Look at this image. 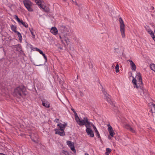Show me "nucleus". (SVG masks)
<instances>
[{"label": "nucleus", "mask_w": 155, "mask_h": 155, "mask_svg": "<svg viewBox=\"0 0 155 155\" xmlns=\"http://www.w3.org/2000/svg\"><path fill=\"white\" fill-rule=\"evenodd\" d=\"M132 82L134 85V87L136 88L140 91L141 95L143 94V83L140 73H138L137 74L136 78L133 77Z\"/></svg>", "instance_id": "obj_1"}, {"label": "nucleus", "mask_w": 155, "mask_h": 155, "mask_svg": "<svg viewBox=\"0 0 155 155\" xmlns=\"http://www.w3.org/2000/svg\"><path fill=\"white\" fill-rule=\"evenodd\" d=\"M78 124L80 126H83L84 125L87 128L86 129V132L88 135L91 137H93L94 136V133L91 127V123L90 122L86 117H84L83 119V121L81 122H79Z\"/></svg>", "instance_id": "obj_2"}, {"label": "nucleus", "mask_w": 155, "mask_h": 155, "mask_svg": "<svg viewBox=\"0 0 155 155\" xmlns=\"http://www.w3.org/2000/svg\"><path fill=\"white\" fill-rule=\"evenodd\" d=\"M68 33H64V34H59L60 39L61 43L64 44L66 43L67 45L70 44V41L68 37Z\"/></svg>", "instance_id": "obj_3"}, {"label": "nucleus", "mask_w": 155, "mask_h": 155, "mask_svg": "<svg viewBox=\"0 0 155 155\" xmlns=\"http://www.w3.org/2000/svg\"><path fill=\"white\" fill-rule=\"evenodd\" d=\"M24 89V88L22 86L16 87L14 90L13 93V95L17 97H20L21 96Z\"/></svg>", "instance_id": "obj_4"}, {"label": "nucleus", "mask_w": 155, "mask_h": 155, "mask_svg": "<svg viewBox=\"0 0 155 155\" xmlns=\"http://www.w3.org/2000/svg\"><path fill=\"white\" fill-rule=\"evenodd\" d=\"M119 21L120 23V30L121 36L123 38H124L125 37V25L124 24L123 20L121 18H119Z\"/></svg>", "instance_id": "obj_5"}, {"label": "nucleus", "mask_w": 155, "mask_h": 155, "mask_svg": "<svg viewBox=\"0 0 155 155\" xmlns=\"http://www.w3.org/2000/svg\"><path fill=\"white\" fill-rule=\"evenodd\" d=\"M14 18L16 19L20 25H22L25 28L28 27V25L27 23L24 22L22 20H20L17 15H15Z\"/></svg>", "instance_id": "obj_6"}, {"label": "nucleus", "mask_w": 155, "mask_h": 155, "mask_svg": "<svg viewBox=\"0 0 155 155\" xmlns=\"http://www.w3.org/2000/svg\"><path fill=\"white\" fill-rule=\"evenodd\" d=\"M24 4L29 11L32 12L33 11L31 7V2L29 1H25L24 2Z\"/></svg>", "instance_id": "obj_7"}, {"label": "nucleus", "mask_w": 155, "mask_h": 155, "mask_svg": "<svg viewBox=\"0 0 155 155\" xmlns=\"http://www.w3.org/2000/svg\"><path fill=\"white\" fill-rule=\"evenodd\" d=\"M67 143L69 147L71 148V150L74 152L75 153L76 150L75 149L74 143L70 141H67Z\"/></svg>", "instance_id": "obj_8"}, {"label": "nucleus", "mask_w": 155, "mask_h": 155, "mask_svg": "<svg viewBox=\"0 0 155 155\" xmlns=\"http://www.w3.org/2000/svg\"><path fill=\"white\" fill-rule=\"evenodd\" d=\"M107 126L108 127V130L109 133L110 135L112 137H113L115 134V133L113 130L112 127L110 124H108Z\"/></svg>", "instance_id": "obj_9"}, {"label": "nucleus", "mask_w": 155, "mask_h": 155, "mask_svg": "<svg viewBox=\"0 0 155 155\" xmlns=\"http://www.w3.org/2000/svg\"><path fill=\"white\" fill-rule=\"evenodd\" d=\"M55 131L56 134H58L61 136H64L65 134L64 131L63 130L57 129L55 130Z\"/></svg>", "instance_id": "obj_10"}, {"label": "nucleus", "mask_w": 155, "mask_h": 155, "mask_svg": "<svg viewBox=\"0 0 155 155\" xmlns=\"http://www.w3.org/2000/svg\"><path fill=\"white\" fill-rule=\"evenodd\" d=\"M61 34H64V33H67L69 32V28L66 26H61Z\"/></svg>", "instance_id": "obj_11"}, {"label": "nucleus", "mask_w": 155, "mask_h": 155, "mask_svg": "<svg viewBox=\"0 0 155 155\" xmlns=\"http://www.w3.org/2000/svg\"><path fill=\"white\" fill-rule=\"evenodd\" d=\"M71 110L73 111V112L74 113L75 115V119L77 122L78 124H79V122H81L82 121H83V119L81 120L80 119L79 117H78L77 113L73 109H71Z\"/></svg>", "instance_id": "obj_12"}, {"label": "nucleus", "mask_w": 155, "mask_h": 155, "mask_svg": "<svg viewBox=\"0 0 155 155\" xmlns=\"http://www.w3.org/2000/svg\"><path fill=\"white\" fill-rule=\"evenodd\" d=\"M50 31L52 34L55 35H56L58 32V30L56 27H52Z\"/></svg>", "instance_id": "obj_13"}, {"label": "nucleus", "mask_w": 155, "mask_h": 155, "mask_svg": "<svg viewBox=\"0 0 155 155\" xmlns=\"http://www.w3.org/2000/svg\"><path fill=\"white\" fill-rule=\"evenodd\" d=\"M128 61L130 62V64L131 67V69L132 70L135 71L136 68V67L135 64L131 60H128Z\"/></svg>", "instance_id": "obj_14"}, {"label": "nucleus", "mask_w": 155, "mask_h": 155, "mask_svg": "<svg viewBox=\"0 0 155 155\" xmlns=\"http://www.w3.org/2000/svg\"><path fill=\"white\" fill-rule=\"evenodd\" d=\"M125 127L127 129L129 130L132 133H136V130L134 129L132 127H131L129 125H128V124H126L125 125Z\"/></svg>", "instance_id": "obj_15"}, {"label": "nucleus", "mask_w": 155, "mask_h": 155, "mask_svg": "<svg viewBox=\"0 0 155 155\" xmlns=\"http://www.w3.org/2000/svg\"><path fill=\"white\" fill-rule=\"evenodd\" d=\"M42 105L47 108L50 107V103L47 101H42Z\"/></svg>", "instance_id": "obj_16"}, {"label": "nucleus", "mask_w": 155, "mask_h": 155, "mask_svg": "<svg viewBox=\"0 0 155 155\" xmlns=\"http://www.w3.org/2000/svg\"><path fill=\"white\" fill-rule=\"evenodd\" d=\"M58 126H59L60 128L59 129L63 130H64L65 127L67 125V124H62L61 123L57 125Z\"/></svg>", "instance_id": "obj_17"}, {"label": "nucleus", "mask_w": 155, "mask_h": 155, "mask_svg": "<svg viewBox=\"0 0 155 155\" xmlns=\"http://www.w3.org/2000/svg\"><path fill=\"white\" fill-rule=\"evenodd\" d=\"M31 138L32 141L35 143H37L38 142V140L37 139V135L35 134V136L34 137V134L32 135L31 136Z\"/></svg>", "instance_id": "obj_18"}, {"label": "nucleus", "mask_w": 155, "mask_h": 155, "mask_svg": "<svg viewBox=\"0 0 155 155\" xmlns=\"http://www.w3.org/2000/svg\"><path fill=\"white\" fill-rule=\"evenodd\" d=\"M147 31L149 33L151 37L152 38L155 37V36L154 33L152 31L150 28H147L146 29Z\"/></svg>", "instance_id": "obj_19"}, {"label": "nucleus", "mask_w": 155, "mask_h": 155, "mask_svg": "<svg viewBox=\"0 0 155 155\" xmlns=\"http://www.w3.org/2000/svg\"><path fill=\"white\" fill-rule=\"evenodd\" d=\"M110 104L112 106V108L114 110H116L117 109V107L116 106L115 102L113 101H111V102H110Z\"/></svg>", "instance_id": "obj_20"}, {"label": "nucleus", "mask_w": 155, "mask_h": 155, "mask_svg": "<svg viewBox=\"0 0 155 155\" xmlns=\"http://www.w3.org/2000/svg\"><path fill=\"white\" fill-rule=\"evenodd\" d=\"M40 7L42 8L46 12H48L49 11V9L48 7L44 6L43 5H41Z\"/></svg>", "instance_id": "obj_21"}, {"label": "nucleus", "mask_w": 155, "mask_h": 155, "mask_svg": "<svg viewBox=\"0 0 155 155\" xmlns=\"http://www.w3.org/2000/svg\"><path fill=\"white\" fill-rule=\"evenodd\" d=\"M151 110L152 113H155V104L152 103L151 106Z\"/></svg>", "instance_id": "obj_22"}, {"label": "nucleus", "mask_w": 155, "mask_h": 155, "mask_svg": "<svg viewBox=\"0 0 155 155\" xmlns=\"http://www.w3.org/2000/svg\"><path fill=\"white\" fill-rule=\"evenodd\" d=\"M11 28L12 30L13 31H14V32H15V33H16L17 32H18V31H16V27L15 26L13 25H12L11 26Z\"/></svg>", "instance_id": "obj_23"}, {"label": "nucleus", "mask_w": 155, "mask_h": 155, "mask_svg": "<svg viewBox=\"0 0 155 155\" xmlns=\"http://www.w3.org/2000/svg\"><path fill=\"white\" fill-rule=\"evenodd\" d=\"M16 33H17V35L19 39L20 40V42H21V40H22V36L21 35V34L18 31Z\"/></svg>", "instance_id": "obj_24"}, {"label": "nucleus", "mask_w": 155, "mask_h": 155, "mask_svg": "<svg viewBox=\"0 0 155 155\" xmlns=\"http://www.w3.org/2000/svg\"><path fill=\"white\" fill-rule=\"evenodd\" d=\"M104 97L107 101L109 103L110 102H111L112 101L110 99V96L109 95H107L105 96H104Z\"/></svg>", "instance_id": "obj_25"}, {"label": "nucleus", "mask_w": 155, "mask_h": 155, "mask_svg": "<svg viewBox=\"0 0 155 155\" xmlns=\"http://www.w3.org/2000/svg\"><path fill=\"white\" fill-rule=\"evenodd\" d=\"M150 68L152 70L155 72V64H150Z\"/></svg>", "instance_id": "obj_26"}, {"label": "nucleus", "mask_w": 155, "mask_h": 155, "mask_svg": "<svg viewBox=\"0 0 155 155\" xmlns=\"http://www.w3.org/2000/svg\"><path fill=\"white\" fill-rule=\"evenodd\" d=\"M34 50H35L37 51H38L42 55L44 54L43 53V51H41V50H40V49L37 48H34Z\"/></svg>", "instance_id": "obj_27"}, {"label": "nucleus", "mask_w": 155, "mask_h": 155, "mask_svg": "<svg viewBox=\"0 0 155 155\" xmlns=\"http://www.w3.org/2000/svg\"><path fill=\"white\" fill-rule=\"evenodd\" d=\"M35 2L40 7L41 5H42L41 0H35Z\"/></svg>", "instance_id": "obj_28"}, {"label": "nucleus", "mask_w": 155, "mask_h": 155, "mask_svg": "<svg viewBox=\"0 0 155 155\" xmlns=\"http://www.w3.org/2000/svg\"><path fill=\"white\" fill-rule=\"evenodd\" d=\"M29 30L31 32V34L32 35V37L33 38H35V35L33 32V29H29Z\"/></svg>", "instance_id": "obj_29"}, {"label": "nucleus", "mask_w": 155, "mask_h": 155, "mask_svg": "<svg viewBox=\"0 0 155 155\" xmlns=\"http://www.w3.org/2000/svg\"><path fill=\"white\" fill-rule=\"evenodd\" d=\"M116 72H119V65L117 64L115 67Z\"/></svg>", "instance_id": "obj_30"}, {"label": "nucleus", "mask_w": 155, "mask_h": 155, "mask_svg": "<svg viewBox=\"0 0 155 155\" xmlns=\"http://www.w3.org/2000/svg\"><path fill=\"white\" fill-rule=\"evenodd\" d=\"M106 152L109 153L111 152V150L109 148H107L106 149Z\"/></svg>", "instance_id": "obj_31"}, {"label": "nucleus", "mask_w": 155, "mask_h": 155, "mask_svg": "<svg viewBox=\"0 0 155 155\" xmlns=\"http://www.w3.org/2000/svg\"><path fill=\"white\" fill-rule=\"evenodd\" d=\"M92 126L93 127V128H94V129L95 131V132L96 131H98L96 128V127L92 123H91V126Z\"/></svg>", "instance_id": "obj_32"}, {"label": "nucleus", "mask_w": 155, "mask_h": 155, "mask_svg": "<svg viewBox=\"0 0 155 155\" xmlns=\"http://www.w3.org/2000/svg\"><path fill=\"white\" fill-rule=\"evenodd\" d=\"M42 55H43L45 59V62H47V59L45 54H42Z\"/></svg>", "instance_id": "obj_33"}, {"label": "nucleus", "mask_w": 155, "mask_h": 155, "mask_svg": "<svg viewBox=\"0 0 155 155\" xmlns=\"http://www.w3.org/2000/svg\"><path fill=\"white\" fill-rule=\"evenodd\" d=\"M96 133V135H97V137L98 138H100L101 137L100 136L99 133L98 131L95 132Z\"/></svg>", "instance_id": "obj_34"}, {"label": "nucleus", "mask_w": 155, "mask_h": 155, "mask_svg": "<svg viewBox=\"0 0 155 155\" xmlns=\"http://www.w3.org/2000/svg\"><path fill=\"white\" fill-rule=\"evenodd\" d=\"M62 155H69V154L68 152L65 151L62 153Z\"/></svg>", "instance_id": "obj_35"}, {"label": "nucleus", "mask_w": 155, "mask_h": 155, "mask_svg": "<svg viewBox=\"0 0 155 155\" xmlns=\"http://www.w3.org/2000/svg\"><path fill=\"white\" fill-rule=\"evenodd\" d=\"M73 3L76 5H78V3L76 0H73Z\"/></svg>", "instance_id": "obj_36"}, {"label": "nucleus", "mask_w": 155, "mask_h": 155, "mask_svg": "<svg viewBox=\"0 0 155 155\" xmlns=\"http://www.w3.org/2000/svg\"><path fill=\"white\" fill-rule=\"evenodd\" d=\"M103 93H104V96H105L106 95H108V94H107V93L105 91H104L103 92Z\"/></svg>", "instance_id": "obj_37"}, {"label": "nucleus", "mask_w": 155, "mask_h": 155, "mask_svg": "<svg viewBox=\"0 0 155 155\" xmlns=\"http://www.w3.org/2000/svg\"><path fill=\"white\" fill-rule=\"evenodd\" d=\"M59 120L58 119H56L55 120V121L56 123H58L59 122Z\"/></svg>", "instance_id": "obj_38"}, {"label": "nucleus", "mask_w": 155, "mask_h": 155, "mask_svg": "<svg viewBox=\"0 0 155 155\" xmlns=\"http://www.w3.org/2000/svg\"><path fill=\"white\" fill-rule=\"evenodd\" d=\"M118 49H119L118 47H115L114 48V49L115 50H118Z\"/></svg>", "instance_id": "obj_39"}, {"label": "nucleus", "mask_w": 155, "mask_h": 155, "mask_svg": "<svg viewBox=\"0 0 155 155\" xmlns=\"http://www.w3.org/2000/svg\"><path fill=\"white\" fill-rule=\"evenodd\" d=\"M154 9V7H153V6L151 7V8H150V9H151V10H153V9Z\"/></svg>", "instance_id": "obj_40"}, {"label": "nucleus", "mask_w": 155, "mask_h": 155, "mask_svg": "<svg viewBox=\"0 0 155 155\" xmlns=\"http://www.w3.org/2000/svg\"><path fill=\"white\" fill-rule=\"evenodd\" d=\"M115 66V65L114 64H113V65H112V67L113 68H114V67Z\"/></svg>", "instance_id": "obj_41"}, {"label": "nucleus", "mask_w": 155, "mask_h": 155, "mask_svg": "<svg viewBox=\"0 0 155 155\" xmlns=\"http://www.w3.org/2000/svg\"><path fill=\"white\" fill-rule=\"evenodd\" d=\"M105 154L106 155H109V153H108L107 152Z\"/></svg>", "instance_id": "obj_42"}, {"label": "nucleus", "mask_w": 155, "mask_h": 155, "mask_svg": "<svg viewBox=\"0 0 155 155\" xmlns=\"http://www.w3.org/2000/svg\"><path fill=\"white\" fill-rule=\"evenodd\" d=\"M153 40H154L155 41V37H154V38H153Z\"/></svg>", "instance_id": "obj_43"}, {"label": "nucleus", "mask_w": 155, "mask_h": 155, "mask_svg": "<svg viewBox=\"0 0 155 155\" xmlns=\"http://www.w3.org/2000/svg\"><path fill=\"white\" fill-rule=\"evenodd\" d=\"M85 155H89L87 153H85Z\"/></svg>", "instance_id": "obj_44"}, {"label": "nucleus", "mask_w": 155, "mask_h": 155, "mask_svg": "<svg viewBox=\"0 0 155 155\" xmlns=\"http://www.w3.org/2000/svg\"><path fill=\"white\" fill-rule=\"evenodd\" d=\"M59 48L60 49H61V50L62 49V48H61V47H59Z\"/></svg>", "instance_id": "obj_45"}, {"label": "nucleus", "mask_w": 155, "mask_h": 155, "mask_svg": "<svg viewBox=\"0 0 155 155\" xmlns=\"http://www.w3.org/2000/svg\"><path fill=\"white\" fill-rule=\"evenodd\" d=\"M109 139H110L111 138L110 137H108Z\"/></svg>", "instance_id": "obj_46"}]
</instances>
